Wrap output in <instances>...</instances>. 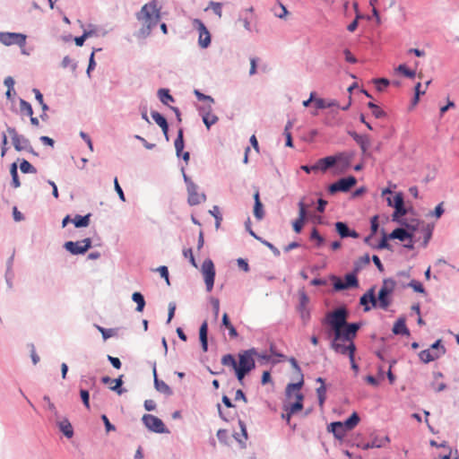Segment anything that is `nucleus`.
<instances>
[{"label": "nucleus", "mask_w": 459, "mask_h": 459, "mask_svg": "<svg viewBox=\"0 0 459 459\" xmlns=\"http://www.w3.org/2000/svg\"><path fill=\"white\" fill-rule=\"evenodd\" d=\"M348 310L345 307H339L332 312H328L322 321L323 325H327L333 331V339L331 348L336 353L352 357L356 351L354 339L357 332L361 326L359 323H347Z\"/></svg>", "instance_id": "f257e3e1"}, {"label": "nucleus", "mask_w": 459, "mask_h": 459, "mask_svg": "<svg viewBox=\"0 0 459 459\" xmlns=\"http://www.w3.org/2000/svg\"><path fill=\"white\" fill-rule=\"evenodd\" d=\"M257 355L255 349L243 351L238 354V363L231 354H226L221 358V364L226 367L231 368L239 381L243 383L245 376L255 368V363L254 356Z\"/></svg>", "instance_id": "f03ea898"}, {"label": "nucleus", "mask_w": 459, "mask_h": 459, "mask_svg": "<svg viewBox=\"0 0 459 459\" xmlns=\"http://www.w3.org/2000/svg\"><path fill=\"white\" fill-rule=\"evenodd\" d=\"M137 20L141 22L140 33L143 37L150 35L152 30L157 26L160 20V8L158 2L152 0L145 4L140 12L136 13Z\"/></svg>", "instance_id": "7ed1b4c3"}, {"label": "nucleus", "mask_w": 459, "mask_h": 459, "mask_svg": "<svg viewBox=\"0 0 459 459\" xmlns=\"http://www.w3.org/2000/svg\"><path fill=\"white\" fill-rule=\"evenodd\" d=\"M303 385V378L301 377L299 383L289 384V393H290L291 389L296 392V399L293 402H289L288 404L284 405V411H287V423L290 424L291 415L297 413L301 411L303 408V394L300 392L301 386Z\"/></svg>", "instance_id": "20e7f679"}, {"label": "nucleus", "mask_w": 459, "mask_h": 459, "mask_svg": "<svg viewBox=\"0 0 459 459\" xmlns=\"http://www.w3.org/2000/svg\"><path fill=\"white\" fill-rule=\"evenodd\" d=\"M396 282L393 279H385L378 292L377 306L385 310L392 303L391 296L395 290Z\"/></svg>", "instance_id": "39448f33"}, {"label": "nucleus", "mask_w": 459, "mask_h": 459, "mask_svg": "<svg viewBox=\"0 0 459 459\" xmlns=\"http://www.w3.org/2000/svg\"><path fill=\"white\" fill-rule=\"evenodd\" d=\"M26 35L15 32H0V42L5 46L18 45L22 48L26 43Z\"/></svg>", "instance_id": "423d86ee"}, {"label": "nucleus", "mask_w": 459, "mask_h": 459, "mask_svg": "<svg viewBox=\"0 0 459 459\" xmlns=\"http://www.w3.org/2000/svg\"><path fill=\"white\" fill-rule=\"evenodd\" d=\"M186 183L187 193H188V204L190 205H197L205 200L204 194L198 193V187L186 176H184Z\"/></svg>", "instance_id": "0eeeda50"}, {"label": "nucleus", "mask_w": 459, "mask_h": 459, "mask_svg": "<svg viewBox=\"0 0 459 459\" xmlns=\"http://www.w3.org/2000/svg\"><path fill=\"white\" fill-rule=\"evenodd\" d=\"M91 246V238H84L80 241H67L65 248L73 255L84 254Z\"/></svg>", "instance_id": "6e6552de"}, {"label": "nucleus", "mask_w": 459, "mask_h": 459, "mask_svg": "<svg viewBox=\"0 0 459 459\" xmlns=\"http://www.w3.org/2000/svg\"><path fill=\"white\" fill-rule=\"evenodd\" d=\"M356 178L352 176H350L348 178H343L339 179L337 182L332 184L329 186V192L331 194H334L336 192L342 191V192H347L350 190L353 186L356 185Z\"/></svg>", "instance_id": "1a4fd4ad"}, {"label": "nucleus", "mask_w": 459, "mask_h": 459, "mask_svg": "<svg viewBox=\"0 0 459 459\" xmlns=\"http://www.w3.org/2000/svg\"><path fill=\"white\" fill-rule=\"evenodd\" d=\"M143 422L150 430L156 433L166 432L165 425L160 419L152 414H145L143 417Z\"/></svg>", "instance_id": "9d476101"}, {"label": "nucleus", "mask_w": 459, "mask_h": 459, "mask_svg": "<svg viewBox=\"0 0 459 459\" xmlns=\"http://www.w3.org/2000/svg\"><path fill=\"white\" fill-rule=\"evenodd\" d=\"M204 282L208 291L213 288L215 270L213 263L211 260H205L202 266Z\"/></svg>", "instance_id": "9b49d317"}, {"label": "nucleus", "mask_w": 459, "mask_h": 459, "mask_svg": "<svg viewBox=\"0 0 459 459\" xmlns=\"http://www.w3.org/2000/svg\"><path fill=\"white\" fill-rule=\"evenodd\" d=\"M333 288L335 290H342L349 288H356L359 286V281L355 274L348 273L344 277V281L339 278H334Z\"/></svg>", "instance_id": "f8f14e48"}, {"label": "nucleus", "mask_w": 459, "mask_h": 459, "mask_svg": "<svg viewBox=\"0 0 459 459\" xmlns=\"http://www.w3.org/2000/svg\"><path fill=\"white\" fill-rule=\"evenodd\" d=\"M345 159L346 162L350 161V157H344L343 154H340L339 156H328L323 159H320L316 163V169L321 171H325L329 168L333 167L337 161Z\"/></svg>", "instance_id": "ddd939ff"}, {"label": "nucleus", "mask_w": 459, "mask_h": 459, "mask_svg": "<svg viewBox=\"0 0 459 459\" xmlns=\"http://www.w3.org/2000/svg\"><path fill=\"white\" fill-rule=\"evenodd\" d=\"M309 303V299L307 295L302 291L299 293V305L298 310L299 312L301 320L304 325H307L310 320V311L307 308V305Z\"/></svg>", "instance_id": "4468645a"}, {"label": "nucleus", "mask_w": 459, "mask_h": 459, "mask_svg": "<svg viewBox=\"0 0 459 459\" xmlns=\"http://www.w3.org/2000/svg\"><path fill=\"white\" fill-rule=\"evenodd\" d=\"M308 204H305L304 200H300L299 203V217L296 219L292 227L296 233H300L307 217V208Z\"/></svg>", "instance_id": "2eb2a0df"}, {"label": "nucleus", "mask_w": 459, "mask_h": 459, "mask_svg": "<svg viewBox=\"0 0 459 459\" xmlns=\"http://www.w3.org/2000/svg\"><path fill=\"white\" fill-rule=\"evenodd\" d=\"M193 23L199 31V45L202 48H207L211 43V36L209 31L202 21L195 19Z\"/></svg>", "instance_id": "dca6fc26"}, {"label": "nucleus", "mask_w": 459, "mask_h": 459, "mask_svg": "<svg viewBox=\"0 0 459 459\" xmlns=\"http://www.w3.org/2000/svg\"><path fill=\"white\" fill-rule=\"evenodd\" d=\"M359 303L364 307L363 310L368 312L370 310V307L368 304L370 303L372 307L377 306V300L375 296V287H371L364 295L360 297Z\"/></svg>", "instance_id": "f3484780"}, {"label": "nucleus", "mask_w": 459, "mask_h": 459, "mask_svg": "<svg viewBox=\"0 0 459 459\" xmlns=\"http://www.w3.org/2000/svg\"><path fill=\"white\" fill-rule=\"evenodd\" d=\"M7 132L12 138L13 144L16 151H22L25 148V143H27V140L24 139L22 135L18 134L17 131L13 127H8Z\"/></svg>", "instance_id": "a211bd4d"}, {"label": "nucleus", "mask_w": 459, "mask_h": 459, "mask_svg": "<svg viewBox=\"0 0 459 459\" xmlns=\"http://www.w3.org/2000/svg\"><path fill=\"white\" fill-rule=\"evenodd\" d=\"M445 351L446 350L444 346H441L439 351H433L430 349L421 351L419 354V357L420 360L423 361L424 363H429L438 359L441 355L445 353Z\"/></svg>", "instance_id": "6ab92c4d"}, {"label": "nucleus", "mask_w": 459, "mask_h": 459, "mask_svg": "<svg viewBox=\"0 0 459 459\" xmlns=\"http://www.w3.org/2000/svg\"><path fill=\"white\" fill-rule=\"evenodd\" d=\"M122 377L123 375H121L118 378L112 379L111 377L106 376L102 377L101 381L104 384H109V388L112 391H115L117 394H122L126 391L125 389L121 388L123 385Z\"/></svg>", "instance_id": "aec40b11"}, {"label": "nucleus", "mask_w": 459, "mask_h": 459, "mask_svg": "<svg viewBox=\"0 0 459 459\" xmlns=\"http://www.w3.org/2000/svg\"><path fill=\"white\" fill-rule=\"evenodd\" d=\"M152 117L153 118L155 123L161 128L166 140L169 141V125L166 118L157 111H152Z\"/></svg>", "instance_id": "412c9836"}, {"label": "nucleus", "mask_w": 459, "mask_h": 459, "mask_svg": "<svg viewBox=\"0 0 459 459\" xmlns=\"http://www.w3.org/2000/svg\"><path fill=\"white\" fill-rule=\"evenodd\" d=\"M328 430L333 432V436L340 440L345 437L346 432L348 431L346 428H344L343 423L341 421L331 423L328 427Z\"/></svg>", "instance_id": "4be33fe9"}, {"label": "nucleus", "mask_w": 459, "mask_h": 459, "mask_svg": "<svg viewBox=\"0 0 459 459\" xmlns=\"http://www.w3.org/2000/svg\"><path fill=\"white\" fill-rule=\"evenodd\" d=\"M254 200H255V205H254V216L256 220L261 221L264 216V207L263 204L260 200V194L259 190L256 188L254 194Z\"/></svg>", "instance_id": "5701e85b"}, {"label": "nucleus", "mask_w": 459, "mask_h": 459, "mask_svg": "<svg viewBox=\"0 0 459 459\" xmlns=\"http://www.w3.org/2000/svg\"><path fill=\"white\" fill-rule=\"evenodd\" d=\"M350 134L356 141V143L359 145L362 152L365 153L371 144L369 137L367 135H360L355 132L351 133Z\"/></svg>", "instance_id": "b1692460"}, {"label": "nucleus", "mask_w": 459, "mask_h": 459, "mask_svg": "<svg viewBox=\"0 0 459 459\" xmlns=\"http://www.w3.org/2000/svg\"><path fill=\"white\" fill-rule=\"evenodd\" d=\"M335 229L338 234L342 238H358L359 234L355 230H350L347 225L344 222L338 221L335 223Z\"/></svg>", "instance_id": "393cba45"}, {"label": "nucleus", "mask_w": 459, "mask_h": 459, "mask_svg": "<svg viewBox=\"0 0 459 459\" xmlns=\"http://www.w3.org/2000/svg\"><path fill=\"white\" fill-rule=\"evenodd\" d=\"M153 376H154V385L157 391L162 393L166 395H171L172 390L171 388L162 380L158 379L156 368H153Z\"/></svg>", "instance_id": "a878e982"}, {"label": "nucleus", "mask_w": 459, "mask_h": 459, "mask_svg": "<svg viewBox=\"0 0 459 459\" xmlns=\"http://www.w3.org/2000/svg\"><path fill=\"white\" fill-rule=\"evenodd\" d=\"M207 333H208V323L207 321L203 322L199 329V338L202 344V349L205 352L208 350V342H207Z\"/></svg>", "instance_id": "bb28decb"}, {"label": "nucleus", "mask_w": 459, "mask_h": 459, "mask_svg": "<svg viewBox=\"0 0 459 459\" xmlns=\"http://www.w3.org/2000/svg\"><path fill=\"white\" fill-rule=\"evenodd\" d=\"M210 109H211V105H209L208 110L204 111L202 114L203 121H204V125L206 126L207 129H210V127L212 125L216 124L218 121V117L215 114L212 113L210 111Z\"/></svg>", "instance_id": "cd10ccee"}, {"label": "nucleus", "mask_w": 459, "mask_h": 459, "mask_svg": "<svg viewBox=\"0 0 459 459\" xmlns=\"http://www.w3.org/2000/svg\"><path fill=\"white\" fill-rule=\"evenodd\" d=\"M393 333L394 334H403L409 335L410 332L406 326L405 320L403 318H399L394 325Z\"/></svg>", "instance_id": "c85d7f7f"}, {"label": "nucleus", "mask_w": 459, "mask_h": 459, "mask_svg": "<svg viewBox=\"0 0 459 459\" xmlns=\"http://www.w3.org/2000/svg\"><path fill=\"white\" fill-rule=\"evenodd\" d=\"M390 238H396L401 241H404L407 238H411L412 234L409 233L406 230L398 228L392 231V233L389 235Z\"/></svg>", "instance_id": "c756f323"}, {"label": "nucleus", "mask_w": 459, "mask_h": 459, "mask_svg": "<svg viewBox=\"0 0 459 459\" xmlns=\"http://www.w3.org/2000/svg\"><path fill=\"white\" fill-rule=\"evenodd\" d=\"M316 381L321 383V385L316 389V394L318 397L319 406L323 407L325 401L326 399V387L325 385V381L322 377H318Z\"/></svg>", "instance_id": "7c9ffc66"}, {"label": "nucleus", "mask_w": 459, "mask_h": 459, "mask_svg": "<svg viewBox=\"0 0 459 459\" xmlns=\"http://www.w3.org/2000/svg\"><path fill=\"white\" fill-rule=\"evenodd\" d=\"M58 426L66 437L71 438L74 436L73 427L67 419H64L59 421Z\"/></svg>", "instance_id": "2f4dec72"}, {"label": "nucleus", "mask_w": 459, "mask_h": 459, "mask_svg": "<svg viewBox=\"0 0 459 459\" xmlns=\"http://www.w3.org/2000/svg\"><path fill=\"white\" fill-rule=\"evenodd\" d=\"M359 422V417L357 412H353L343 423L347 430L353 429Z\"/></svg>", "instance_id": "473e14b6"}, {"label": "nucleus", "mask_w": 459, "mask_h": 459, "mask_svg": "<svg viewBox=\"0 0 459 459\" xmlns=\"http://www.w3.org/2000/svg\"><path fill=\"white\" fill-rule=\"evenodd\" d=\"M90 216L91 214L85 216L76 215L72 221L76 228L87 227L90 224Z\"/></svg>", "instance_id": "72a5a7b5"}, {"label": "nucleus", "mask_w": 459, "mask_h": 459, "mask_svg": "<svg viewBox=\"0 0 459 459\" xmlns=\"http://www.w3.org/2000/svg\"><path fill=\"white\" fill-rule=\"evenodd\" d=\"M222 325L229 330L230 336L231 338H236L238 336V332L232 324L230 322L229 316L227 313H224L222 316Z\"/></svg>", "instance_id": "f704fd0d"}, {"label": "nucleus", "mask_w": 459, "mask_h": 459, "mask_svg": "<svg viewBox=\"0 0 459 459\" xmlns=\"http://www.w3.org/2000/svg\"><path fill=\"white\" fill-rule=\"evenodd\" d=\"M132 299L137 304L136 310L142 312L145 307V300L143 296L140 292H134Z\"/></svg>", "instance_id": "c9c22d12"}, {"label": "nucleus", "mask_w": 459, "mask_h": 459, "mask_svg": "<svg viewBox=\"0 0 459 459\" xmlns=\"http://www.w3.org/2000/svg\"><path fill=\"white\" fill-rule=\"evenodd\" d=\"M314 104H315L316 108L318 109H323V108H326L338 106L337 102L334 100L326 102L324 99H320V98L319 99L314 98Z\"/></svg>", "instance_id": "e433bc0d"}, {"label": "nucleus", "mask_w": 459, "mask_h": 459, "mask_svg": "<svg viewBox=\"0 0 459 459\" xmlns=\"http://www.w3.org/2000/svg\"><path fill=\"white\" fill-rule=\"evenodd\" d=\"M10 174L12 176V185L14 188H17L21 186L18 172H17V165L16 163H13L10 168Z\"/></svg>", "instance_id": "4c0bfd02"}, {"label": "nucleus", "mask_w": 459, "mask_h": 459, "mask_svg": "<svg viewBox=\"0 0 459 459\" xmlns=\"http://www.w3.org/2000/svg\"><path fill=\"white\" fill-rule=\"evenodd\" d=\"M175 149L177 152V155L179 156L184 149V139H183V130L179 129L178 137L175 140Z\"/></svg>", "instance_id": "58836bf2"}, {"label": "nucleus", "mask_w": 459, "mask_h": 459, "mask_svg": "<svg viewBox=\"0 0 459 459\" xmlns=\"http://www.w3.org/2000/svg\"><path fill=\"white\" fill-rule=\"evenodd\" d=\"M368 107L371 109L372 115L376 118H382V117H385V111L380 107L374 104L373 102H368Z\"/></svg>", "instance_id": "ea45409f"}, {"label": "nucleus", "mask_w": 459, "mask_h": 459, "mask_svg": "<svg viewBox=\"0 0 459 459\" xmlns=\"http://www.w3.org/2000/svg\"><path fill=\"white\" fill-rule=\"evenodd\" d=\"M158 94H159V97H160V101L163 103V104H168L169 101H174V99L173 97L170 95L169 90H166V89H160L158 91Z\"/></svg>", "instance_id": "a19ab883"}, {"label": "nucleus", "mask_w": 459, "mask_h": 459, "mask_svg": "<svg viewBox=\"0 0 459 459\" xmlns=\"http://www.w3.org/2000/svg\"><path fill=\"white\" fill-rule=\"evenodd\" d=\"M20 110L29 117H32L33 109L31 105L24 100H20Z\"/></svg>", "instance_id": "79ce46f5"}, {"label": "nucleus", "mask_w": 459, "mask_h": 459, "mask_svg": "<svg viewBox=\"0 0 459 459\" xmlns=\"http://www.w3.org/2000/svg\"><path fill=\"white\" fill-rule=\"evenodd\" d=\"M396 71L408 78H413L416 74L415 71L410 70L405 65H400Z\"/></svg>", "instance_id": "37998d69"}, {"label": "nucleus", "mask_w": 459, "mask_h": 459, "mask_svg": "<svg viewBox=\"0 0 459 459\" xmlns=\"http://www.w3.org/2000/svg\"><path fill=\"white\" fill-rule=\"evenodd\" d=\"M22 173H36L37 169L26 160H23L20 165Z\"/></svg>", "instance_id": "c03bdc74"}, {"label": "nucleus", "mask_w": 459, "mask_h": 459, "mask_svg": "<svg viewBox=\"0 0 459 459\" xmlns=\"http://www.w3.org/2000/svg\"><path fill=\"white\" fill-rule=\"evenodd\" d=\"M292 128V122L289 121L284 128V134L286 137V145L292 147V137L290 129Z\"/></svg>", "instance_id": "a18cd8bd"}, {"label": "nucleus", "mask_w": 459, "mask_h": 459, "mask_svg": "<svg viewBox=\"0 0 459 459\" xmlns=\"http://www.w3.org/2000/svg\"><path fill=\"white\" fill-rule=\"evenodd\" d=\"M310 238L316 241V247H321L324 244V238L318 233L317 230L314 228L312 230Z\"/></svg>", "instance_id": "49530a36"}, {"label": "nucleus", "mask_w": 459, "mask_h": 459, "mask_svg": "<svg viewBox=\"0 0 459 459\" xmlns=\"http://www.w3.org/2000/svg\"><path fill=\"white\" fill-rule=\"evenodd\" d=\"M388 204L393 205L394 208H402L403 205V198L401 195H395L394 197V202L390 198L387 199Z\"/></svg>", "instance_id": "de8ad7c7"}, {"label": "nucleus", "mask_w": 459, "mask_h": 459, "mask_svg": "<svg viewBox=\"0 0 459 459\" xmlns=\"http://www.w3.org/2000/svg\"><path fill=\"white\" fill-rule=\"evenodd\" d=\"M425 93V90H421V83L418 82L415 86V96L412 100V105L415 106L418 104L420 96Z\"/></svg>", "instance_id": "09e8293b"}, {"label": "nucleus", "mask_w": 459, "mask_h": 459, "mask_svg": "<svg viewBox=\"0 0 459 459\" xmlns=\"http://www.w3.org/2000/svg\"><path fill=\"white\" fill-rule=\"evenodd\" d=\"M375 84H376L377 90L378 91H382L389 85V81L385 78L376 79Z\"/></svg>", "instance_id": "8fccbe9b"}, {"label": "nucleus", "mask_w": 459, "mask_h": 459, "mask_svg": "<svg viewBox=\"0 0 459 459\" xmlns=\"http://www.w3.org/2000/svg\"><path fill=\"white\" fill-rule=\"evenodd\" d=\"M183 255H184V256L186 258L189 259V262L191 263V264L193 266L197 267V264L195 263V259L192 248H186V249H184L183 250Z\"/></svg>", "instance_id": "3c124183"}, {"label": "nucleus", "mask_w": 459, "mask_h": 459, "mask_svg": "<svg viewBox=\"0 0 459 459\" xmlns=\"http://www.w3.org/2000/svg\"><path fill=\"white\" fill-rule=\"evenodd\" d=\"M408 286L412 288L413 290L416 291V292H420V293H424L425 292V290H424L422 284L420 281H418L412 280L408 284Z\"/></svg>", "instance_id": "603ef678"}, {"label": "nucleus", "mask_w": 459, "mask_h": 459, "mask_svg": "<svg viewBox=\"0 0 459 459\" xmlns=\"http://www.w3.org/2000/svg\"><path fill=\"white\" fill-rule=\"evenodd\" d=\"M157 272L160 273V276L165 279L168 285L170 284L169 278V270L167 266L161 265L156 269Z\"/></svg>", "instance_id": "864d4df0"}, {"label": "nucleus", "mask_w": 459, "mask_h": 459, "mask_svg": "<svg viewBox=\"0 0 459 459\" xmlns=\"http://www.w3.org/2000/svg\"><path fill=\"white\" fill-rule=\"evenodd\" d=\"M80 394H81V398L82 400L83 404L86 406V408L89 409L90 408V403H89L90 394H89V392L87 390H81Z\"/></svg>", "instance_id": "5fc2aeb1"}, {"label": "nucleus", "mask_w": 459, "mask_h": 459, "mask_svg": "<svg viewBox=\"0 0 459 459\" xmlns=\"http://www.w3.org/2000/svg\"><path fill=\"white\" fill-rule=\"evenodd\" d=\"M210 7L220 18L221 17V4L220 3L211 2Z\"/></svg>", "instance_id": "6e6d98bb"}, {"label": "nucleus", "mask_w": 459, "mask_h": 459, "mask_svg": "<svg viewBox=\"0 0 459 459\" xmlns=\"http://www.w3.org/2000/svg\"><path fill=\"white\" fill-rule=\"evenodd\" d=\"M195 94L199 100H207L210 105L213 103V99L211 96L204 95L197 90L195 91Z\"/></svg>", "instance_id": "4d7b16f0"}, {"label": "nucleus", "mask_w": 459, "mask_h": 459, "mask_svg": "<svg viewBox=\"0 0 459 459\" xmlns=\"http://www.w3.org/2000/svg\"><path fill=\"white\" fill-rule=\"evenodd\" d=\"M114 186H115V190L117 191L119 198L125 202L126 201V198H125V195H124V192L121 188V186H119L118 184V181H117V178H116L115 180H114Z\"/></svg>", "instance_id": "13d9d810"}, {"label": "nucleus", "mask_w": 459, "mask_h": 459, "mask_svg": "<svg viewBox=\"0 0 459 459\" xmlns=\"http://www.w3.org/2000/svg\"><path fill=\"white\" fill-rule=\"evenodd\" d=\"M343 54L345 56V60L348 62V63H351V64H355L357 62V59L356 57L351 54V52L349 50V49H345L343 51Z\"/></svg>", "instance_id": "bf43d9fd"}, {"label": "nucleus", "mask_w": 459, "mask_h": 459, "mask_svg": "<svg viewBox=\"0 0 459 459\" xmlns=\"http://www.w3.org/2000/svg\"><path fill=\"white\" fill-rule=\"evenodd\" d=\"M101 419H102V420H103V422H104V424H105V428H106V430H107L108 432H109V431H114V430L116 429L115 426H114V425H112V424L109 422V420H108V417H107L106 415H102V416H101Z\"/></svg>", "instance_id": "052dcab7"}, {"label": "nucleus", "mask_w": 459, "mask_h": 459, "mask_svg": "<svg viewBox=\"0 0 459 459\" xmlns=\"http://www.w3.org/2000/svg\"><path fill=\"white\" fill-rule=\"evenodd\" d=\"M108 359L110 361V363L112 364V366L117 368V369H119L121 368V361L118 358H116V357H112V356H108Z\"/></svg>", "instance_id": "680f3d73"}, {"label": "nucleus", "mask_w": 459, "mask_h": 459, "mask_svg": "<svg viewBox=\"0 0 459 459\" xmlns=\"http://www.w3.org/2000/svg\"><path fill=\"white\" fill-rule=\"evenodd\" d=\"M211 213L215 217V219H216V227L218 228L220 226L221 221L222 219L221 214H220L218 207L214 206L213 210L211 211Z\"/></svg>", "instance_id": "e2e57ef3"}, {"label": "nucleus", "mask_w": 459, "mask_h": 459, "mask_svg": "<svg viewBox=\"0 0 459 459\" xmlns=\"http://www.w3.org/2000/svg\"><path fill=\"white\" fill-rule=\"evenodd\" d=\"M89 34V32H84L81 37H76L74 39L75 44L79 47L82 46Z\"/></svg>", "instance_id": "0e129e2a"}, {"label": "nucleus", "mask_w": 459, "mask_h": 459, "mask_svg": "<svg viewBox=\"0 0 459 459\" xmlns=\"http://www.w3.org/2000/svg\"><path fill=\"white\" fill-rule=\"evenodd\" d=\"M256 62L257 59L255 57L250 59L249 75H254L256 73Z\"/></svg>", "instance_id": "69168bd1"}, {"label": "nucleus", "mask_w": 459, "mask_h": 459, "mask_svg": "<svg viewBox=\"0 0 459 459\" xmlns=\"http://www.w3.org/2000/svg\"><path fill=\"white\" fill-rule=\"evenodd\" d=\"M175 310H176L175 303H169V305L168 323H169L171 321V319L173 318V316L175 315Z\"/></svg>", "instance_id": "338daca9"}, {"label": "nucleus", "mask_w": 459, "mask_h": 459, "mask_svg": "<svg viewBox=\"0 0 459 459\" xmlns=\"http://www.w3.org/2000/svg\"><path fill=\"white\" fill-rule=\"evenodd\" d=\"M43 400L46 402L48 408L50 411L56 413V406L55 404L50 401V398L48 396H44Z\"/></svg>", "instance_id": "774afa93"}]
</instances>
